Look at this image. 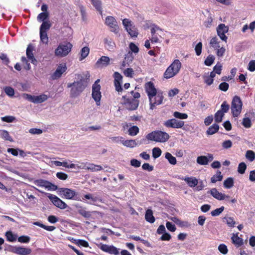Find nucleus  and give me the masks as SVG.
I'll return each instance as SVG.
<instances>
[{"mask_svg":"<svg viewBox=\"0 0 255 255\" xmlns=\"http://www.w3.org/2000/svg\"><path fill=\"white\" fill-rule=\"evenodd\" d=\"M79 81H74L72 83H68L67 87L71 88L70 90V96L71 97L78 96L87 86L90 77L88 73L85 76L79 75L78 76Z\"/></svg>","mask_w":255,"mask_h":255,"instance_id":"1","label":"nucleus"},{"mask_svg":"<svg viewBox=\"0 0 255 255\" xmlns=\"http://www.w3.org/2000/svg\"><path fill=\"white\" fill-rule=\"evenodd\" d=\"M181 67L182 64L180 60L178 59L174 60L164 73V78L169 79L176 76L179 72Z\"/></svg>","mask_w":255,"mask_h":255,"instance_id":"2","label":"nucleus"},{"mask_svg":"<svg viewBox=\"0 0 255 255\" xmlns=\"http://www.w3.org/2000/svg\"><path fill=\"white\" fill-rule=\"evenodd\" d=\"M169 137L170 136L167 132L161 130L153 131L146 136L147 140L159 142H165Z\"/></svg>","mask_w":255,"mask_h":255,"instance_id":"3","label":"nucleus"},{"mask_svg":"<svg viewBox=\"0 0 255 255\" xmlns=\"http://www.w3.org/2000/svg\"><path fill=\"white\" fill-rule=\"evenodd\" d=\"M57 189L58 195L62 198L77 201L81 200L77 193L74 190L68 188H59Z\"/></svg>","mask_w":255,"mask_h":255,"instance_id":"4","label":"nucleus"},{"mask_svg":"<svg viewBox=\"0 0 255 255\" xmlns=\"http://www.w3.org/2000/svg\"><path fill=\"white\" fill-rule=\"evenodd\" d=\"M243 106V103L240 97H234L231 103V113L234 117H238L241 114Z\"/></svg>","mask_w":255,"mask_h":255,"instance_id":"5","label":"nucleus"},{"mask_svg":"<svg viewBox=\"0 0 255 255\" xmlns=\"http://www.w3.org/2000/svg\"><path fill=\"white\" fill-rule=\"evenodd\" d=\"M72 45L70 42L60 44L55 50V55L57 56L63 57L67 56L71 51Z\"/></svg>","mask_w":255,"mask_h":255,"instance_id":"6","label":"nucleus"},{"mask_svg":"<svg viewBox=\"0 0 255 255\" xmlns=\"http://www.w3.org/2000/svg\"><path fill=\"white\" fill-rule=\"evenodd\" d=\"M99 82L100 79L97 80L92 86V96L97 106L100 105V101L102 97L101 92H100L101 86L98 84Z\"/></svg>","mask_w":255,"mask_h":255,"instance_id":"7","label":"nucleus"},{"mask_svg":"<svg viewBox=\"0 0 255 255\" xmlns=\"http://www.w3.org/2000/svg\"><path fill=\"white\" fill-rule=\"evenodd\" d=\"M123 24L128 33L131 37H136L138 34L136 28L133 25L131 21L128 19L125 18L123 20Z\"/></svg>","mask_w":255,"mask_h":255,"instance_id":"8","label":"nucleus"},{"mask_svg":"<svg viewBox=\"0 0 255 255\" xmlns=\"http://www.w3.org/2000/svg\"><path fill=\"white\" fill-rule=\"evenodd\" d=\"M23 97L28 101L33 103H41L47 100V96L42 94L39 96H32L28 94H23Z\"/></svg>","mask_w":255,"mask_h":255,"instance_id":"9","label":"nucleus"},{"mask_svg":"<svg viewBox=\"0 0 255 255\" xmlns=\"http://www.w3.org/2000/svg\"><path fill=\"white\" fill-rule=\"evenodd\" d=\"M164 126L168 128H182L184 125V122L177 120L176 119H171L164 122Z\"/></svg>","mask_w":255,"mask_h":255,"instance_id":"10","label":"nucleus"},{"mask_svg":"<svg viewBox=\"0 0 255 255\" xmlns=\"http://www.w3.org/2000/svg\"><path fill=\"white\" fill-rule=\"evenodd\" d=\"M98 247L103 252L108 253L111 255H120V249H118L113 245L109 246L101 243L98 245Z\"/></svg>","mask_w":255,"mask_h":255,"instance_id":"11","label":"nucleus"},{"mask_svg":"<svg viewBox=\"0 0 255 255\" xmlns=\"http://www.w3.org/2000/svg\"><path fill=\"white\" fill-rule=\"evenodd\" d=\"M105 24L111 29V31L117 33L119 32V26L116 19L112 16H108L105 19Z\"/></svg>","mask_w":255,"mask_h":255,"instance_id":"12","label":"nucleus"},{"mask_svg":"<svg viewBox=\"0 0 255 255\" xmlns=\"http://www.w3.org/2000/svg\"><path fill=\"white\" fill-rule=\"evenodd\" d=\"M126 96H123V99L125 100L124 104L126 108L130 111H133L136 110L138 106L139 101L133 99H126Z\"/></svg>","mask_w":255,"mask_h":255,"instance_id":"13","label":"nucleus"},{"mask_svg":"<svg viewBox=\"0 0 255 255\" xmlns=\"http://www.w3.org/2000/svg\"><path fill=\"white\" fill-rule=\"evenodd\" d=\"M48 197L55 206L60 209H64L67 207V204L56 195L49 194Z\"/></svg>","mask_w":255,"mask_h":255,"instance_id":"14","label":"nucleus"},{"mask_svg":"<svg viewBox=\"0 0 255 255\" xmlns=\"http://www.w3.org/2000/svg\"><path fill=\"white\" fill-rule=\"evenodd\" d=\"M35 184L38 187H44L48 190H56L58 187L48 181L44 179H38L35 181Z\"/></svg>","mask_w":255,"mask_h":255,"instance_id":"15","label":"nucleus"},{"mask_svg":"<svg viewBox=\"0 0 255 255\" xmlns=\"http://www.w3.org/2000/svg\"><path fill=\"white\" fill-rule=\"evenodd\" d=\"M10 251L18 255H28L32 252L31 250L29 248L16 246L11 247Z\"/></svg>","mask_w":255,"mask_h":255,"instance_id":"16","label":"nucleus"},{"mask_svg":"<svg viewBox=\"0 0 255 255\" xmlns=\"http://www.w3.org/2000/svg\"><path fill=\"white\" fill-rule=\"evenodd\" d=\"M229 27L226 26L224 24H220L217 28V31L218 36L220 38L225 42H227V36L225 33L228 32Z\"/></svg>","mask_w":255,"mask_h":255,"instance_id":"17","label":"nucleus"},{"mask_svg":"<svg viewBox=\"0 0 255 255\" xmlns=\"http://www.w3.org/2000/svg\"><path fill=\"white\" fill-rule=\"evenodd\" d=\"M114 86L116 90L118 92H122L123 91V88L121 86V83L123 79L122 75L118 72H115L114 73Z\"/></svg>","mask_w":255,"mask_h":255,"instance_id":"18","label":"nucleus"},{"mask_svg":"<svg viewBox=\"0 0 255 255\" xmlns=\"http://www.w3.org/2000/svg\"><path fill=\"white\" fill-rule=\"evenodd\" d=\"M145 89L149 100H151V98L154 97V96H155L157 93V90L154 84L151 81L145 83Z\"/></svg>","mask_w":255,"mask_h":255,"instance_id":"19","label":"nucleus"},{"mask_svg":"<svg viewBox=\"0 0 255 255\" xmlns=\"http://www.w3.org/2000/svg\"><path fill=\"white\" fill-rule=\"evenodd\" d=\"M66 69L67 67L65 63L60 64L55 71L52 74V79L55 80L60 78L62 74L66 71Z\"/></svg>","mask_w":255,"mask_h":255,"instance_id":"20","label":"nucleus"},{"mask_svg":"<svg viewBox=\"0 0 255 255\" xmlns=\"http://www.w3.org/2000/svg\"><path fill=\"white\" fill-rule=\"evenodd\" d=\"M157 30H159L161 32H162V31L161 29L159 28V27L156 26L155 27H152L151 29V37L150 38V40L152 43H159L160 42V38H161V36L159 35L158 33H156V31Z\"/></svg>","mask_w":255,"mask_h":255,"instance_id":"21","label":"nucleus"},{"mask_svg":"<svg viewBox=\"0 0 255 255\" xmlns=\"http://www.w3.org/2000/svg\"><path fill=\"white\" fill-rule=\"evenodd\" d=\"M163 97L162 94H156L154 97L151 98V100H149L150 109L153 110L156 105H159L162 102Z\"/></svg>","mask_w":255,"mask_h":255,"instance_id":"22","label":"nucleus"},{"mask_svg":"<svg viewBox=\"0 0 255 255\" xmlns=\"http://www.w3.org/2000/svg\"><path fill=\"white\" fill-rule=\"evenodd\" d=\"M110 64V59L108 56H102L99 58L95 64L97 68H103L107 67Z\"/></svg>","mask_w":255,"mask_h":255,"instance_id":"23","label":"nucleus"},{"mask_svg":"<svg viewBox=\"0 0 255 255\" xmlns=\"http://www.w3.org/2000/svg\"><path fill=\"white\" fill-rule=\"evenodd\" d=\"M209 192L210 193L213 197L219 200H223L226 198L229 199L230 197L229 195H226L225 194L219 192L215 188L211 189Z\"/></svg>","mask_w":255,"mask_h":255,"instance_id":"24","label":"nucleus"},{"mask_svg":"<svg viewBox=\"0 0 255 255\" xmlns=\"http://www.w3.org/2000/svg\"><path fill=\"white\" fill-rule=\"evenodd\" d=\"M82 199L83 200L85 199L90 200V202L88 203L94 205H96V203L97 202H102L101 198L97 196H94L93 194L90 193L84 195Z\"/></svg>","mask_w":255,"mask_h":255,"instance_id":"25","label":"nucleus"},{"mask_svg":"<svg viewBox=\"0 0 255 255\" xmlns=\"http://www.w3.org/2000/svg\"><path fill=\"white\" fill-rule=\"evenodd\" d=\"M33 46L32 44H30L27 47L26 53L27 57L30 61H31V62L33 64H36L37 63V60L34 57L33 54Z\"/></svg>","mask_w":255,"mask_h":255,"instance_id":"26","label":"nucleus"},{"mask_svg":"<svg viewBox=\"0 0 255 255\" xmlns=\"http://www.w3.org/2000/svg\"><path fill=\"white\" fill-rule=\"evenodd\" d=\"M120 141L124 146L130 148H132L137 144L135 140H124V138L123 137H120Z\"/></svg>","mask_w":255,"mask_h":255,"instance_id":"27","label":"nucleus"},{"mask_svg":"<svg viewBox=\"0 0 255 255\" xmlns=\"http://www.w3.org/2000/svg\"><path fill=\"white\" fill-rule=\"evenodd\" d=\"M182 179L186 181L188 186L190 187H194L197 186L198 183V180L194 177H185V178H182Z\"/></svg>","mask_w":255,"mask_h":255,"instance_id":"28","label":"nucleus"},{"mask_svg":"<svg viewBox=\"0 0 255 255\" xmlns=\"http://www.w3.org/2000/svg\"><path fill=\"white\" fill-rule=\"evenodd\" d=\"M231 239L232 243L238 248L241 247L244 244L243 239L240 238L238 235L233 234Z\"/></svg>","mask_w":255,"mask_h":255,"instance_id":"29","label":"nucleus"},{"mask_svg":"<svg viewBox=\"0 0 255 255\" xmlns=\"http://www.w3.org/2000/svg\"><path fill=\"white\" fill-rule=\"evenodd\" d=\"M104 41L105 44V47L108 50L111 51L114 49L115 44L111 38H106L104 39Z\"/></svg>","mask_w":255,"mask_h":255,"instance_id":"30","label":"nucleus"},{"mask_svg":"<svg viewBox=\"0 0 255 255\" xmlns=\"http://www.w3.org/2000/svg\"><path fill=\"white\" fill-rule=\"evenodd\" d=\"M145 219L147 222L150 223H153L155 222V218L153 215V212L151 209H147L146 211Z\"/></svg>","mask_w":255,"mask_h":255,"instance_id":"31","label":"nucleus"},{"mask_svg":"<svg viewBox=\"0 0 255 255\" xmlns=\"http://www.w3.org/2000/svg\"><path fill=\"white\" fill-rule=\"evenodd\" d=\"M78 213L85 218H89L91 217V212L87 211L86 208L80 206L78 209Z\"/></svg>","mask_w":255,"mask_h":255,"instance_id":"32","label":"nucleus"},{"mask_svg":"<svg viewBox=\"0 0 255 255\" xmlns=\"http://www.w3.org/2000/svg\"><path fill=\"white\" fill-rule=\"evenodd\" d=\"M219 129V126L217 124H214L207 129L206 133L209 135H212L216 133Z\"/></svg>","mask_w":255,"mask_h":255,"instance_id":"33","label":"nucleus"},{"mask_svg":"<svg viewBox=\"0 0 255 255\" xmlns=\"http://www.w3.org/2000/svg\"><path fill=\"white\" fill-rule=\"evenodd\" d=\"M90 52V49L87 46H85L81 50L80 54V57L79 58L80 61H82L84 59L89 55Z\"/></svg>","mask_w":255,"mask_h":255,"instance_id":"34","label":"nucleus"},{"mask_svg":"<svg viewBox=\"0 0 255 255\" xmlns=\"http://www.w3.org/2000/svg\"><path fill=\"white\" fill-rule=\"evenodd\" d=\"M133 59V56H132V54L131 52H129L127 53L125 57V60L123 62L122 66H125L126 64H129V63H131Z\"/></svg>","mask_w":255,"mask_h":255,"instance_id":"35","label":"nucleus"},{"mask_svg":"<svg viewBox=\"0 0 255 255\" xmlns=\"http://www.w3.org/2000/svg\"><path fill=\"white\" fill-rule=\"evenodd\" d=\"M92 4L100 13L102 14V2L100 0H91Z\"/></svg>","mask_w":255,"mask_h":255,"instance_id":"36","label":"nucleus"},{"mask_svg":"<svg viewBox=\"0 0 255 255\" xmlns=\"http://www.w3.org/2000/svg\"><path fill=\"white\" fill-rule=\"evenodd\" d=\"M87 169L92 172L98 171L103 169V167L99 165H95L93 163H88Z\"/></svg>","mask_w":255,"mask_h":255,"instance_id":"37","label":"nucleus"},{"mask_svg":"<svg viewBox=\"0 0 255 255\" xmlns=\"http://www.w3.org/2000/svg\"><path fill=\"white\" fill-rule=\"evenodd\" d=\"M51 24L50 21L47 20L43 21L40 27V31L47 32L50 28Z\"/></svg>","mask_w":255,"mask_h":255,"instance_id":"38","label":"nucleus"},{"mask_svg":"<svg viewBox=\"0 0 255 255\" xmlns=\"http://www.w3.org/2000/svg\"><path fill=\"white\" fill-rule=\"evenodd\" d=\"M234 179L232 177H228L224 182V186L227 189H230L234 186Z\"/></svg>","mask_w":255,"mask_h":255,"instance_id":"39","label":"nucleus"},{"mask_svg":"<svg viewBox=\"0 0 255 255\" xmlns=\"http://www.w3.org/2000/svg\"><path fill=\"white\" fill-rule=\"evenodd\" d=\"M165 157L167 159L168 162L172 165H175L177 163L176 158L173 156L170 153L166 152L165 155Z\"/></svg>","mask_w":255,"mask_h":255,"instance_id":"40","label":"nucleus"},{"mask_svg":"<svg viewBox=\"0 0 255 255\" xmlns=\"http://www.w3.org/2000/svg\"><path fill=\"white\" fill-rule=\"evenodd\" d=\"M223 179V176L221 174V172L218 171L216 174L214 175L211 178L212 183H215L217 181H220Z\"/></svg>","mask_w":255,"mask_h":255,"instance_id":"41","label":"nucleus"},{"mask_svg":"<svg viewBox=\"0 0 255 255\" xmlns=\"http://www.w3.org/2000/svg\"><path fill=\"white\" fill-rule=\"evenodd\" d=\"M197 162L202 165H207L208 164L207 157L204 155L198 156L197 158Z\"/></svg>","mask_w":255,"mask_h":255,"instance_id":"42","label":"nucleus"},{"mask_svg":"<svg viewBox=\"0 0 255 255\" xmlns=\"http://www.w3.org/2000/svg\"><path fill=\"white\" fill-rule=\"evenodd\" d=\"M245 156L249 161L252 162L255 159V153L253 150H248L246 152Z\"/></svg>","mask_w":255,"mask_h":255,"instance_id":"43","label":"nucleus"},{"mask_svg":"<svg viewBox=\"0 0 255 255\" xmlns=\"http://www.w3.org/2000/svg\"><path fill=\"white\" fill-rule=\"evenodd\" d=\"M6 240L11 242H15L16 240V236L13 234L11 231H7L5 233Z\"/></svg>","mask_w":255,"mask_h":255,"instance_id":"44","label":"nucleus"},{"mask_svg":"<svg viewBox=\"0 0 255 255\" xmlns=\"http://www.w3.org/2000/svg\"><path fill=\"white\" fill-rule=\"evenodd\" d=\"M210 45L215 49L220 48L219 42L218 41V38L216 36L213 37L211 39Z\"/></svg>","mask_w":255,"mask_h":255,"instance_id":"45","label":"nucleus"},{"mask_svg":"<svg viewBox=\"0 0 255 255\" xmlns=\"http://www.w3.org/2000/svg\"><path fill=\"white\" fill-rule=\"evenodd\" d=\"M48 12H41L38 15L37 19L39 22L46 21V20L48 18Z\"/></svg>","mask_w":255,"mask_h":255,"instance_id":"46","label":"nucleus"},{"mask_svg":"<svg viewBox=\"0 0 255 255\" xmlns=\"http://www.w3.org/2000/svg\"><path fill=\"white\" fill-rule=\"evenodd\" d=\"M224 116L223 111L218 110L215 114V120L216 123H220L222 121Z\"/></svg>","mask_w":255,"mask_h":255,"instance_id":"47","label":"nucleus"},{"mask_svg":"<svg viewBox=\"0 0 255 255\" xmlns=\"http://www.w3.org/2000/svg\"><path fill=\"white\" fill-rule=\"evenodd\" d=\"M1 137L5 140L12 141L13 139L9 135L8 132L5 130H3L1 131Z\"/></svg>","mask_w":255,"mask_h":255,"instance_id":"48","label":"nucleus"},{"mask_svg":"<svg viewBox=\"0 0 255 255\" xmlns=\"http://www.w3.org/2000/svg\"><path fill=\"white\" fill-rule=\"evenodd\" d=\"M128 131L129 135L134 136L139 132V128L136 126H133L129 128Z\"/></svg>","mask_w":255,"mask_h":255,"instance_id":"49","label":"nucleus"},{"mask_svg":"<svg viewBox=\"0 0 255 255\" xmlns=\"http://www.w3.org/2000/svg\"><path fill=\"white\" fill-rule=\"evenodd\" d=\"M40 38L42 43L47 44L48 42V37L47 32L40 31Z\"/></svg>","mask_w":255,"mask_h":255,"instance_id":"50","label":"nucleus"},{"mask_svg":"<svg viewBox=\"0 0 255 255\" xmlns=\"http://www.w3.org/2000/svg\"><path fill=\"white\" fill-rule=\"evenodd\" d=\"M215 59V58L214 56L212 55H209L206 58L204 61V64L206 66H210L214 63Z\"/></svg>","mask_w":255,"mask_h":255,"instance_id":"51","label":"nucleus"},{"mask_svg":"<svg viewBox=\"0 0 255 255\" xmlns=\"http://www.w3.org/2000/svg\"><path fill=\"white\" fill-rule=\"evenodd\" d=\"M162 153L161 149L159 147H154L152 149V156L154 158L159 157Z\"/></svg>","mask_w":255,"mask_h":255,"instance_id":"52","label":"nucleus"},{"mask_svg":"<svg viewBox=\"0 0 255 255\" xmlns=\"http://www.w3.org/2000/svg\"><path fill=\"white\" fill-rule=\"evenodd\" d=\"M173 116L175 118L181 120L186 119L188 118L187 114L185 113H181L179 112H175L173 113Z\"/></svg>","mask_w":255,"mask_h":255,"instance_id":"53","label":"nucleus"},{"mask_svg":"<svg viewBox=\"0 0 255 255\" xmlns=\"http://www.w3.org/2000/svg\"><path fill=\"white\" fill-rule=\"evenodd\" d=\"M247 169V165L245 162L239 163L238 167V172L240 174H244Z\"/></svg>","mask_w":255,"mask_h":255,"instance_id":"54","label":"nucleus"},{"mask_svg":"<svg viewBox=\"0 0 255 255\" xmlns=\"http://www.w3.org/2000/svg\"><path fill=\"white\" fill-rule=\"evenodd\" d=\"M224 207L222 206L219 208L216 209L215 210L212 211L211 212V214L212 216H219L220 214H221L223 211L224 210Z\"/></svg>","mask_w":255,"mask_h":255,"instance_id":"55","label":"nucleus"},{"mask_svg":"<svg viewBox=\"0 0 255 255\" xmlns=\"http://www.w3.org/2000/svg\"><path fill=\"white\" fill-rule=\"evenodd\" d=\"M225 219H226L227 224L229 227L233 228L235 227L236 222L235 221L233 217H225Z\"/></svg>","mask_w":255,"mask_h":255,"instance_id":"56","label":"nucleus"},{"mask_svg":"<svg viewBox=\"0 0 255 255\" xmlns=\"http://www.w3.org/2000/svg\"><path fill=\"white\" fill-rule=\"evenodd\" d=\"M74 243L79 246H81L85 248L89 247V244L88 242L83 240H74Z\"/></svg>","mask_w":255,"mask_h":255,"instance_id":"57","label":"nucleus"},{"mask_svg":"<svg viewBox=\"0 0 255 255\" xmlns=\"http://www.w3.org/2000/svg\"><path fill=\"white\" fill-rule=\"evenodd\" d=\"M230 109V106L227 103L226 101H224L221 105V110L219 111H222L223 112V114L227 113Z\"/></svg>","mask_w":255,"mask_h":255,"instance_id":"58","label":"nucleus"},{"mask_svg":"<svg viewBox=\"0 0 255 255\" xmlns=\"http://www.w3.org/2000/svg\"><path fill=\"white\" fill-rule=\"evenodd\" d=\"M218 250L223 255H226L228 252V249L227 246L224 244H220L219 246Z\"/></svg>","mask_w":255,"mask_h":255,"instance_id":"59","label":"nucleus"},{"mask_svg":"<svg viewBox=\"0 0 255 255\" xmlns=\"http://www.w3.org/2000/svg\"><path fill=\"white\" fill-rule=\"evenodd\" d=\"M222 69V65L220 62H218L214 67L213 71L217 74H221Z\"/></svg>","mask_w":255,"mask_h":255,"instance_id":"60","label":"nucleus"},{"mask_svg":"<svg viewBox=\"0 0 255 255\" xmlns=\"http://www.w3.org/2000/svg\"><path fill=\"white\" fill-rule=\"evenodd\" d=\"M18 242L21 243H28L30 240L29 237L27 236H21L18 238Z\"/></svg>","mask_w":255,"mask_h":255,"instance_id":"61","label":"nucleus"},{"mask_svg":"<svg viewBox=\"0 0 255 255\" xmlns=\"http://www.w3.org/2000/svg\"><path fill=\"white\" fill-rule=\"evenodd\" d=\"M243 125L246 128H249L252 126V123L250 119L249 118H245L243 120Z\"/></svg>","mask_w":255,"mask_h":255,"instance_id":"62","label":"nucleus"},{"mask_svg":"<svg viewBox=\"0 0 255 255\" xmlns=\"http://www.w3.org/2000/svg\"><path fill=\"white\" fill-rule=\"evenodd\" d=\"M213 22V18L211 14L208 17L207 19L204 21V25L207 28H209L211 26Z\"/></svg>","mask_w":255,"mask_h":255,"instance_id":"63","label":"nucleus"},{"mask_svg":"<svg viewBox=\"0 0 255 255\" xmlns=\"http://www.w3.org/2000/svg\"><path fill=\"white\" fill-rule=\"evenodd\" d=\"M202 43L201 42H199L198 43H197L195 48V52L197 56L201 55L202 53Z\"/></svg>","mask_w":255,"mask_h":255,"instance_id":"64","label":"nucleus"}]
</instances>
